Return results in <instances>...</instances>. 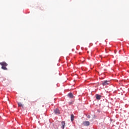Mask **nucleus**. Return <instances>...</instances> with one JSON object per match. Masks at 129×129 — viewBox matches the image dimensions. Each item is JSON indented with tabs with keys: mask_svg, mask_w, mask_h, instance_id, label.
<instances>
[{
	"mask_svg": "<svg viewBox=\"0 0 129 129\" xmlns=\"http://www.w3.org/2000/svg\"><path fill=\"white\" fill-rule=\"evenodd\" d=\"M90 124V123L88 121H85L83 123V125H84L85 126H87Z\"/></svg>",
	"mask_w": 129,
	"mask_h": 129,
	"instance_id": "obj_1",
	"label": "nucleus"
},
{
	"mask_svg": "<svg viewBox=\"0 0 129 129\" xmlns=\"http://www.w3.org/2000/svg\"><path fill=\"white\" fill-rule=\"evenodd\" d=\"M108 81H104L102 82V85H103V86H105V85H108Z\"/></svg>",
	"mask_w": 129,
	"mask_h": 129,
	"instance_id": "obj_2",
	"label": "nucleus"
},
{
	"mask_svg": "<svg viewBox=\"0 0 129 129\" xmlns=\"http://www.w3.org/2000/svg\"><path fill=\"white\" fill-rule=\"evenodd\" d=\"M54 112L55 114H60V110H59L58 109H55L54 110Z\"/></svg>",
	"mask_w": 129,
	"mask_h": 129,
	"instance_id": "obj_3",
	"label": "nucleus"
},
{
	"mask_svg": "<svg viewBox=\"0 0 129 129\" xmlns=\"http://www.w3.org/2000/svg\"><path fill=\"white\" fill-rule=\"evenodd\" d=\"M96 99H97V100H100V99H101V96L99 95L98 94H96Z\"/></svg>",
	"mask_w": 129,
	"mask_h": 129,
	"instance_id": "obj_4",
	"label": "nucleus"
},
{
	"mask_svg": "<svg viewBox=\"0 0 129 129\" xmlns=\"http://www.w3.org/2000/svg\"><path fill=\"white\" fill-rule=\"evenodd\" d=\"M0 65H1L2 66L7 67L8 66V63H7L6 62H0Z\"/></svg>",
	"mask_w": 129,
	"mask_h": 129,
	"instance_id": "obj_5",
	"label": "nucleus"
},
{
	"mask_svg": "<svg viewBox=\"0 0 129 129\" xmlns=\"http://www.w3.org/2000/svg\"><path fill=\"white\" fill-rule=\"evenodd\" d=\"M68 96L70 97V98H73L74 96L73 94L72 93H70L68 94Z\"/></svg>",
	"mask_w": 129,
	"mask_h": 129,
	"instance_id": "obj_6",
	"label": "nucleus"
},
{
	"mask_svg": "<svg viewBox=\"0 0 129 129\" xmlns=\"http://www.w3.org/2000/svg\"><path fill=\"white\" fill-rule=\"evenodd\" d=\"M61 125H62V128L64 129V127H65V121H61Z\"/></svg>",
	"mask_w": 129,
	"mask_h": 129,
	"instance_id": "obj_7",
	"label": "nucleus"
},
{
	"mask_svg": "<svg viewBox=\"0 0 129 129\" xmlns=\"http://www.w3.org/2000/svg\"><path fill=\"white\" fill-rule=\"evenodd\" d=\"M71 121H73V120H74V115H73V114L71 115Z\"/></svg>",
	"mask_w": 129,
	"mask_h": 129,
	"instance_id": "obj_8",
	"label": "nucleus"
},
{
	"mask_svg": "<svg viewBox=\"0 0 129 129\" xmlns=\"http://www.w3.org/2000/svg\"><path fill=\"white\" fill-rule=\"evenodd\" d=\"M2 68L3 69V70H8V69L7 68V67L2 66Z\"/></svg>",
	"mask_w": 129,
	"mask_h": 129,
	"instance_id": "obj_9",
	"label": "nucleus"
},
{
	"mask_svg": "<svg viewBox=\"0 0 129 129\" xmlns=\"http://www.w3.org/2000/svg\"><path fill=\"white\" fill-rule=\"evenodd\" d=\"M18 106H20L21 107H23V106H24V105H22V103L21 102H18Z\"/></svg>",
	"mask_w": 129,
	"mask_h": 129,
	"instance_id": "obj_10",
	"label": "nucleus"
}]
</instances>
